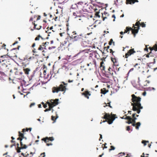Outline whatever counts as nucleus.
Masks as SVG:
<instances>
[{
    "mask_svg": "<svg viewBox=\"0 0 157 157\" xmlns=\"http://www.w3.org/2000/svg\"><path fill=\"white\" fill-rule=\"evenodd\" d=\"M132 101L133 103H131V105L133 106L132 110L137 111V113L139 114L141 111L140 109L143 108L140 103L141 98L139 97H137L134 94L132 95Z\"/></svg>",
    "mask_w": 157,
    "mask_h": 157,
    "instance_id": "obj_1",
    "label": "nucleus"
},
{
    "mask_svg": "<svg viewBox=\"0 0 157 157\" xmlns=\"http://www.w3.org/2000/svg\"><path fill=\"white\" fill-rule=\"evenodd\" d=\"M85 38V35L82 33L78 35L76 31H73L68 38L69 40L68 41L71 42L75 41L81 42L84 40Z\"/></svg>",
    "mask_w": 157,
    "mask_h": 157,
    "instance_id": "obj_2",
    "label": "nucleus"
},
{
    "mask_svg": "<svg viewBox=\"0 0 157 157\" xmlns=\"http://www.w3.org/2000/svg\"><path fill=\"white\" fill-rule=\"evenodd\" d=\"M61 83L63 84H60L58 86H54L52 88V92L53 93H57L59 91L65 92L67 90L66 86L67 85V83H65L63 82H62Z\"/></svg>",
    "mask_w": 157,
    "mask_h": 157,
    "instance_id": "obj_3",
    "label": "nucleus"
},
{
    "mask_svg": "<svg viewBox=\"0 0 157 157\" xmlns=\"http://www.w3.org/2000/svg\"><path fill=\"white\" fill-rule=\"evenodd\" d=\"M115 116V114H111V116L109 113H105L104 117H102V118L105 119L106 120L102 122H107L109 124H111L116 118Z\"/></svg>",
    "mask_w": 157,
    "mask_h": 157,
    "instance_id": "obj_4",
    "label": "nucleus"
},
{
    "mask_svg": "<svg viewBox=\"0 0 157 157\" xmlns=\"http://www.w3.org/2000/svg\"><path fill=\"white\" fill-rule=\"evenodd\" d=\"M17 140H20L21 147L19 146V144L18 143L17 144V147L16 148L17 152L19 153L21 152L20 150L22 149H26L27 146L26 145V143L23 141V139L19 136L17 139Z\"/></svg>",
    "mask_w": 157,
    "mask_h": 157,
    "instance_id": "obj_5",
    "label": "nucleus"
},
{
    "mask_svg": "<svg viewBox=\"0 0 157 157\" xmlns=\"http://www.w3.org/2000/svg\"><path fill=\"white\" fill-rule=\"evenodd\" d=\"M14 57L13 56H11L8 58L6 57L3 59H1L0 60V62L2 63V65H6L7 66L8 65L10 64V61L11 60V57Z\"/></svg>",
    "mask_w": 157,
    "mask_h": 157,
    "instance_id": "obj_6",
    "label": "nucleus"
},
{
    "mask_svg": "<svg viewBox=\"0 0 157 157\" xmlns=\"http://www.w3.org/2000/svg\"><path fill=\"white\" fill-rule=\"evenodd\" d=\"M89 59H92V61L90 63H89L87 64V66H91V67L89 68L90 70L93 69L94 68H96V63L95 60L93 59L92 57L91 56H90L89 57Z\"/></svg>",
    "mask_w": 157,
    "mask_h": 157,
    "instance_id": "obj_7",
    "label": "nucleus"
},
{
    "mask_svg": "<svg viewBox=\"0 0 157 157\" xmlns=\"http://www.w3.org/2000/svg\"><path fill=\"white\" fill-rule=\"evenodd\" d=\"M58 101L59 99H56L54 100L52 99L50 100L49 101H48L47 102V104L49 106H50V107L52 108L58 104Z\"/></svg>",
    "mask_w": 157,
    "mask_h": 157,
    "instance_id": "obj_8",
    "label": "nucleus"
},
{
    "mask_svg": "<svg viewBox=\"0 0 157 157\" xmlns=\"http://www.w3.org/2000/svg\"><path fill=\"white\" fill-rule=\"evenodd\" d=\"M35 40L36 41H38L39 43H42L44 46H46V45H48L49 43L48 42H44V39L42 37H41L40 35H39L37 37H36L35 38Z\"/></svg>",
    "mask_w": 157,
    "mask_h": 157,
    "instance_id": "obj_9",
    "label": "nucleus"
},
{
    "mask_svg": "<svg viewBox=\"0 0 157 157\" xmlns=\"http://www.w3.org/2000/svg\"><path fill=\"white\" fill-rule=\"evenodd\" d=\"M41 140L44 141L46 143V145L47 146H49L50 145H52V144L51 143H48L49 141H52L53 140L54 138L52 137H46L45 138H42L41 139Z\"/></svg>",
    "mask_w": 157,
    "mask_h": 157,
    "instance_id": "obj_10",
    "label": "nucleus"
},
{
    "mask_svg": "<svg viewBox=\"0 0 157 157\" xmlns=\"http://www.w3.org/2000/svg\"><path fill=\"white\" fill-rule=\"evenodd\" d=\"M135 53H136V51H135L134 48H132L130 49L125 54V58H128L129 56Z\"/></svg>",
    "mask_w": 157,
    "mask_h": 157,
    "instance_id": "obj_11",
    "label": "nucleus"
},
{
    "mask_svg": "<svg viewBox=\"0 0 157 157\" xmlns=\"http://www.w3.org/2000/svg\"><path fill=\"white\" fill-rule=\"evenodd\" d=\"M111 59L112 62L113 63V67L114 69V67H119V63L118 61L115 58V56L113 57H111Z\"/></svg>",
    "mask_w": 157,
    "mask_h": 157,
    "instance_id": "obj_12",
    "label": "nucleus"
},
{
    "mask_svg": "<svg viewBox=\"0 0 157 157\" xmlns=\"http://www.w3.org/2000/svg\"><path fill=\"white\" fill-rule=\"evenodd\" d=\"M32 52L33 53V55L37 59L39 57L40 53L35 48H33Z\"/></svg>",
    "mask_w": 157,
    "mask_h": 157,
    "instance_id": "obj_13",
    "label": "nucleus"
},
{
    "mask_svg": "<svg viewBox=\"0 0 157 157\" xmlns=\"http://www.w3.org/2000/svg\"><path fill=\"white\" fill-rule=\"evenodd\" d=\"M82 94L88 99L89 98V96L91 95L90 92L88 90H85L84 92L82 93Z\"/></svg>",
    "mask_w": 157,
    "mask_h": 157,
    "instance_id": "obj_14",
    "label": "nucleus"
},
{
    "mask_svg": "<svg viewBox=\"0 0 157 157\" xmlns=\"http://www.w3.org/2000/svg\"><path fill=\"white\" fill-rule=\"evenodd\" d=\"M42 46H44L43 44L41 43V44H40L38 47L37 50L41 51L42 52H44V50L46 49V48L42 47Z\"/></svg>",
    "mask_w": 157,
    "mask_h": 157,
    "instance_id": "obj_15",
    "label": "nucleus"
},
{
    "mask_svg": "<svg viewBox=\"0 0 157 157\" xmlns=\"http://www.w3.org/2000/svg\"><path fill=\"white\" fill-rule=\"evenodd\" d=\"M35 21L32 22L33 24L34 25V29L37 30L40 29L41 28L42 26L40 25L37 24H35Z\"/></svg>",
    "mask_w": 157,
    "mask_h": 157,
    "instance_id": "obj_16",
    "label": "nucleus"
},
{
    "mask_svg": "<svg viewBox=\"0 0 157 157\" xmlns=\"http://www.w3.org/2000/svg\"><path fill=\"white\" fill-rule=\"evenodd\" d=\"M67 0H56L55 3L57 4H63L65 2H66Z\"/></svg>",
    "mask_w": 157,
    "mask_h": 157,
    "instance_id": "obj_17",
    "label": "nucleus"
},
{
    "mask_svg": "<svg viewBox=\"0 0 157 157\" xmlns=\"http://www.w3.org/2000/svg\"><path fill=\"white\" fill-rule=\"evenodd\" d=\"M135 2H138V0H126V3L127 4H134Z\"/></svg>",
    "mask_w": 157,
    "mask_h": 157,
    "instance_id": "obj_18",
    "label": "nucleus"
},
{
    "mask_svg": "<svg viewBox=\"0 0 157 157\" xmlns=\"http://www.w3.org/2000/svg\"><path fill=\"white\" fill-rule=\"evenodd\" d=\"M139 29H133L132 28V29L130 30L132 31V34H133L134 37L136 36V34L138 33Z\"/></svg>",
    "mask_w": 157,
    "mask_h": 157,
    "instance_id": "obj_19",
    "label": "nucleus"
},
{
    "mask_svg": "<svg viewBox=\"0 0 157 157\" xmlns=\"http://www.w3.org/2000/svg\"><path fill=\"white\" fill-rule=\"evenodd\" d=\"M140 122H138L136 124V123H132V125L133 126H136V129H138L140 125Z\"/></svg>",
    "mask_w": 157,
    "mask_h": 157,
    "instance_id": "obj_20",
    "label": "nucleus"
},
{
    "mask_svg": "<svg viewBox=\"0 0 157 157\" xmlns=\"http://www.w3.org/2000/svg\"><path fill=\"white\" fill-rule=\"evenodd\" d=\"M150 50L152 51L153 50H154L155 51H157V44H155L153 47H149V48Z\"/></svg>",
    "mask_w": 157,
    "mask_h": 157,
    "instance_id": "obj_21",
    "label": "nucleus"
},
{
    "mask_svg": "<svg viewBox=\"0 0 157 157\" xmlns=\"http://www.w3.org/2000/svg\"><path fill=\"white\" fill-rule=\"evenodd\" d=\"M108 72L109 74L111 75L112 76H113V73L114 72L112 70V69L110 67H109L108 69Z\"/></svg>",
    "mask_w": 157,
    "mask_h": 157,
    "instance_id": "obj_22",
    "label": "nucleus"
},
{
    "mask_svg": "<svg viewBox=\"0 0 157 157\" xmlns=\"http://www.w3.org/2000/svg\"><path fill=\"white\" fill-rule=\"evenodd\" d=\"M104 64V63L103 61H102L100 63V68L102 70H104L105 71H106L105 69V67L103 65V64Z\"/></svg>",
    "mask_w": 157,
    "mask_h": 157,
    "instance_id": "obj_23",
    "label": "nucleus"
},
{
    "mask_svg": "<svg viewBox=\"0 0 157 157\" xmlns=\"http://www.w3.org/2000/svg\"><path fill=\"white\" fill-rule=\"evenodd\" d=\"M109 16L108 13L105 12L104 13H102V17L103 18V20L104 21L105 19L107 18V16Z\"/></svg>",
    "mask_w": 157,
    "mask_h": 157,
    "instance_id": "obj_24",
    "label": "nucleus"
},
{
    "mask_svg": "<svg viewBox=\"0 0 157 157\" xmlns=\"http://www.w3.org/2000/svg\"><path fill=\"white\" fill-rule=\"evenodd\" d=\"M132 29V28L130 27H127L126 28V29L124 30V33H128V34L129 33V31L130 29Z\"/></svg>",
    "mask_w": 157,
    "mask_h": 157,
    "instance_id": "obj_25",
    "label": "nucleus"
},
{
    "mask_svg": "<svg viewBox=\"0 0 157 157\" xmlns=\"http://www.w3.org/2000/svg\"><path fill=\"white\" fill-rule=\"evenodd\" d=\"M23 70L26 74L28 75L29 72L30 71V69L29 68H24Z\"/></svg>",
    "mask_w": 157,
    "mask_h": 157,
    "instance_id": "obj_26",
    "label": "nucleus"
},
{
    "mask_svg": "<svg viewBox=\"0 0 157 157\" xmlns=\"http://www.w3.org/2000/svg\"><path fill=\"white\" fill-rule=\"evenodd\" d=\"M19 136V137H21L22 139H25V140H26V137H24V134L21 133L20 132H18Z\"/></svg>",
    "mask_w": 157,
    "mask_h": 157,
    "instance_id": "obj_27",
    "label": "nucleus"
},
{
    "mask_svg": "<svg viewBox=\"0 0 157 157\" xmlns=\"http://www.w3.org/2000/svg\"><path fill=\"white\" fill-rule=\"evenodd\" d=\"M108 91V90H106L105 88H104L101 90V94H105Z\"/></svg>",
    "mask_w": 157,
    "mask_h": 157,
    "instance_id": "obj_28",
    "label": "nucleus"
},
{
    "mask_svg": "<svg viewBox=\"0 0 157 157\" xmlns=\"http://www.w3.org/2000/svg\"><path fill=\"white\" fill-rule=\"evenodd\" d=\"M128 120V121L126 122V123L128 124H130L132 123V118L130 117H127Z\"/></svg>",
    "mask_w": 157,
    "mask_h": 157,
    "instance_id": "obj_29",
    "label": "nucleus"
},
{
    "mask_svg": "<svg viewBox=\"0 0 157 157\" xmlns=\"http://www.w3.org/2000/svg\"><path fill=\"white\" fill-rule=\"evenodd\" d=\"M11 138L12 139V140H11V142L12 143H13L14 144L13 145L15 146V144H16L15 141L13 140H14L15 139V138L13 136H12L11 137ZM12 146H13V145H11V147H12Z\"/></svg>",
    "mask_w": 157,
    "mask_h": 157,
    "instance_id": "obj_30",
    "label": "nucleus"
},
{
    "mask_svg": "<svg viewBox=\"0 0 157 157\" xmlns=\"http://www.w3.org/2000/svg\"><path fill=\"white\" fill-rule=\"evenodd\" d=\"M52 29H53V27L52 26L50 27L49 28V29H48L47 31H46V32L48 33H52V31H51L52 30Z\"/></svg>",
    "mask_w": 157,
    "mask_h": 157,
    "instance_id": "obj_31",
    "label": "nucleus"
},
{
    "mask_svg": "<svg viewBox=\"0 0 157 157\" xmlns=\"http://www.w3.org/2000/svg\"><path fill=\"white\" fill-rule=\"evenodd\" d=\"M112 43L113 44V45H115L114 42L113 41V39H111L110 40V41L109 43V45H110L112 44Z\"/></svg>",
    "mask_w": 157,
    "mask_h": 157,
    "instance_id": "obj_32",
    "label": "nucleus"
},
{
    "mask_svg": "<svg viewBox=\"0 0 157 157\" xmlns=\"http://www.w3.org/2000/svg\"><path fill=\"white\" fill-rule=\"evenodd\" d=\"M140 23L139 21L137 22L135 24V25L137 26V29H139Z\"/></svg>",
    "mask_w": 157,
    "mask_h": 157,
    "instance_id": "obj_33",
    "label": "nucleus"
},
{
    "mask_svg": "<svg viewBox=\"0 0 157 157\" xmlns=\"http://www.w3.org/2000/svg\"><path fill=\"white\" fill-rule=\"evenodd\" d=\"M16 71L14 73L16 75H18V74H22V73L21 72H18V71H17V69H15Z\"/></svg>",
    "mask_w": 157,
    "mask_h": 157,
    "instance_id": "obj_34",
    "label": "nucleus"
},
{
    "mask_svg": "<svg viewBox=\"0 0 157 157\" xmlns=\"http://www.w3.org/2000/svg\"><path fill=\"white\" fill-rule=\"evenodd\" d=\"M147 143H148V141L145 140H143L142 141V143L144 144V146H146L147 145Z\"/></svg>",
    "mask_w": 157,
    "mask_h": 157,
    "instance_id": "obj_35",
    "label": "nucleus"
},
{
    "mask_svg": "<svg viewBox=\"0 0 157 157\" xmlns=\"http://www.w3.org/2000/svg\"><path fill=\"white\" fill-rule=\"evenodd\" d=\"M29 62L27 64H25V62H23L22 63V66L24 68V67H26L27 65H28L29 64Z\"/></svg>",
    "mask_w": 157,
    "mask_h": 157,
    "instance_id": "obj_36",
    "label": "nucleus"
},
{
    "mask_svg": "<svg viewBox=\"0 0 157 157\" xmlns=\"http://www.w3.org/2000/svg\"><path fill=\"white\" fill-rule=\"evenodd\" d=\"M130 117V116H127V115H125L124 116H123L122 117H121V119H125V120H128V119L127 118H127V117Z\"/></svg>",
    "mask_w": 157,
    "mask_h": 157,
    "instance_id": "obj_37",
    "label": "nucleus"
},
{
    "mask_svg": "<svg viewBox=\"0 0 157 157\" xmlns=\"http://www.w3.org/2000/svg\"><path fill=\"white\" fill-rule=\"evenodd\" d=\"M52 108L50 107V106H49L48 109H46L44 110L45 112H46L48 111H50Z\"/></svg>",
    "mask_w": 157,
    "mask_h": 157,
    "instance_id": "obj_38",
    "label": "nucleus"
},
{
    "mask_svg": "<svg viewBox=\"0 0 157 157\" xmlns=\"http://www.w3.org/2000/svg\"><path fill=\"white\" fill-rule=\"evenodd\" d=\"M140 25L142 27H144L146 26V25L144 22H142L141 23H140Z\"/></svg>",
    "mask_w": 157,
    "mask_h": 157,
    "instance_id": "obj_39",
    "label": "nucleus"
},
{
    "mask_svg": "<svg viewBox=\"0 0 157 157\" xmlns=\"http://www.w3.org/2000/svg\"><path fill=\"white\" fill-rule=\"evenodd\" d=\"M134 70V68H131L129 71L128 73V75L130 73H131V72H132Z\"/></svg>",
    "mask_w": 157,
    "mask_h": 157,
    "instance_id": "obj_40",
    "label": "nucleus"
},
{
    "mask_svg": "<svg viewBox=\"0 0 157 157\" xmlns=\"http://www.w3.org/2000/svg\"><path fill=\"white\" fill-rule=\"evenodd\" d=\"M35 58L34 56H31L29 58H28V59L29 61L30 60L33 59Z\"/></svg>",
    "mask_w": 157,
    "mask_h": 157,
    "instance_id": "obj_41",
    "label": "nucleus"
},
{
    "mask_svg": "<svg viewBox=\"0 0 157 157\" xmlns=\"http://www.w3.org/2000/svg\"><path fill=\"white\" fill-rule=\"evenodd\" d=\"M111 148L109 149V151H111L112 150H114L115 149L114 147L113 146H110Z\"/></svg>",
    "mask_w": 157,
    "mask_h": 157,
    "instance_id": "obj_42",
    "label": "nucleus"
},
{
    "mask_svg": "<svg viewBox=\"0 0 157 157\" xmlns=\"http://www.w3.org/2000/svg\"><path fill=\"white\" fill-rule=\"evenodd\" d=\"M109 52L110 53H111L112 55L113 56V53L114 52V51H113L112 49H109Z\"/></svg>",
    "mask_w": 157,
    "mask_h": 157,
    "instance_id": "obj_43",
    "label": "nucleus"
},
{
    "mask_svg": "<svg viewBox=\"0 0 157 157\" xmlns=\"http://www.w3.org/2000/svg\"><path fill=\"white\" fill-rule=\"evenodd\" d=\"M73 15L74 16V18H76V17L77 15H76V13L74 12L73 13Z\"/></svg>",
    "mask_w": 157,
    "mask_h": 157,
    "instance_id": "obj_44",
    "label": "nucleus"
},
{
    "mask_svg": "<svg viewBox=\"0 0 157 157\" xmlns=\"http://www.w3.org/2000/svg\"><path fill=\"white\" fill-rule=\"evenodd\" d=\"M56 48V47L55 46H52V47H49L48 48V49L49 50H51V49H54V48Z\"/></svg>",
    "mask_w": 157,
    "mask_h": 157,
    "instance_id": "obj_45",
    "label": "nucleus"
},
{
    "mask_svg": "<svg viewBox=\"0 0 157 157\" xmlns=\"http://www.w3.org/2000/svg\"><path fill=\"white\" fill-rule=\"evenodd\" d=\"M126 130L129 131L130 130V128L129 126H127L126 127Z\"/></svg>",
    "mask_w": 157,
    "mask_h": 157,
    "instance_id": "obj_46",
    "label": "nucleus"
},
{
    "mask_svg": "<svg viewBox=\"0 0 157 157\" xmlns=\"http://www.w3.org/2000/svg\"><path fill=\"white\" fill-rule=\"evenodd\" d=\"M147 45H146L145 46V48L144 49V51H147V52H148V48H147Z\"/></svg>",
    "mask_w": 157,
    "mask_h": 157,
    "instance_id": "obj_47",
    "label": "nucleus"
},
{
    "mask_svg": "<svg viewBox=\"0 0 157 157\" xmlns=\"http://www.w3.org/2000/svg\"><path fill=\"white\" fill-rule=\"evenodd\" d=\"M99 13L98 12H96L95 13V15L97 17H100V16L99 15Z\"/></svg>",
    "mask_w": 157,
    "mask_h": 157,
    "instance_id": "obj_48",
    "label": "nucleus"
},
{
    "mask_svg": "<svg viewBox=\"0 0 157 157\" xmlns=\"http://www.w3.org/2000/svg\"><path fill=\"white\" fill-rule=\"evenodd\" d=\"M106 144L105 143V144H103L102 146V147L103 146V145H104V147H103V149H104V148H107V147H106Z\"/></svg>",
    "mask_w": 157,
    "mask_h": 157,
    "instance_id": "obj_49",
    "label": "nucleus"
},
{
    "mask_svg": "<svg viewBox=\"0 0 157 157\" xmlns=\"http://www.w3.org/2000/svg\"><path fill=\"white\" fill-rule=\"evenodd\" d=\"M32 128H26L25 129L26 131H28L29 130H30V131L31 130Z\"/></svg>",
    "mask_w": 157,
    "mask_h": 157,
    "instance_id": "obj_50",
    "label": "nucleus"
},
{
    "mask_svg": "<svg viewBox=\"0 0 157 157\" xmlns=\"http://www.w3.org/2000/svg\"><path fill=\"white\" fill-rule=\"evenodd\" d=\"M145 154L144 153L142 154V155L141 156V157H148V156H145Z\"/></svg>",
    "mask_w": 157,
    "mask_h": 157,
    "instance_id": "obj_51",
    "label": "nucleus"
},
{
    "mask_svg": "<svg viewBox=\"0 0 157 157\" xmlns=\"http://www.w3.org/2000/svg\"><path fill=\"white\" fill-rule=\"evenodd\" d=\"M51 117H52V119L53 121H55V120L56 119L55 117H54L52 116Z\"/></svg>",
    "mask_w": 157,
    "mask_h": 157,
    "instance_id": "obj_52",
    "label": "nucleus"
},
{
    "mask_svg": "<svg viewBox=\"0 0 157 157\" xmlns=\"http://www.w3.org/2000/svg\"><path fill=\"white\" fill-rule=\"evenodd\" d=\"M35 105V103H32L30 105V106H29V107H32V106L34 105Z\"/></svg>",
    "mask_w": 157,
    "mask_h": 157,
    "instance_id": "obj_53",
    "label": "nucleus"
},
{
    "mask_svg": "<svg viewBox=\"0 0 157 157\" xmlns=\"http://www.w3.org/2000/svg\"><path fill=\"white\" fill-rule=\"evenodd\" d=\"M151 53V52L149 54H148L147 55H146V56L147 58H148L149 57V55Z\"/></svg>",
    "mask_w": 157,
    "mask_h": 157,
    "instance_id": "obj_54",
    "label": "nucleus"
},
{
    "mask_svg": "<svg viewBox=\"0 0 157 157\" xmlns=\"http://www.w3.org/2000/svg\"><path fill=\"white\" fill-rule=\"evenodd\" d=\"M65 34L64 33H60L59 34V35L61 37L63 36V35Z\"/></svg>",
    "mask_w": 157,
    "mask_h": 157,
    "instance_id": "obj_55",
    "label": "nucleus"
},
{
    "mask_svg": "<svg viewBox=\"0 0 157 157\" xmlns=\"http://www.w3.org/2000/svg\"><path fill=\"white\" fill-rule=\"evenodd\" d=\"M35 46H36V44H35V43H33V44H32V47L33 48H34V47Z\"/></svg>",
    "mask_w": 157,
    "mask_h": 157,
    "instance_id": "obj_56",
    "label": "nucleus"
},
{
    "mask_svg": "<svg viewBox=\"0 0 157 157\" xmlns=\"http://www.w3.org/2000/svg\"><path fill=\"white\" fill-rule=\"evenodd\" d=\"M47 103H46V104H45L44 105H43L44 107V108H46V107H47Z\"/></svg>",
    "mask_w": 157,
    "mask_h": 157,
    "instance_id": "obj_57",
    "label": "nucleus"
},
{
    "mask_svg": "<svg viewBox=\"0 0 157 157\" xmlns=\"http://www.w3.org/2000/svg\"><path fill=\"white\" fill-rule=\"evenodd\" d=\"M110 47L109 46H108L107 47H104V50H105V48L108 49Z\"/></svg>",
    "mask_w": 157,
    "mask_h": 157,
    "instance_id": "obj_58",
    "label": "nucleus"
},
{
    "mask_svg": "<svg viewBox=\"0 0 157 157\" xmlns=\"http://www.w3.org/2000/svg\"><path fill=\"white\" fill-rule=\"evenodd\" d=\"M132 123H136V121L133 119L132 118Z\"/></svg>",
    "mask_w": 157,
    "mask_h": 157,
    "instance_id": "obj_59",
    "label": "nucleus"
},
{
    "mask_svg": "<svg viewBox=\"0 0 157 157\" xmlns=\"http://www.w3.org/2000/svg\"><path fill=\"white\" fill-rule=\"evenodd\" d=\"M108 104H109V105H108V106H109L110 108H112V106L110 105V102H108L107 103Z\"/></svg>",
    "mask_w": 157,
    "mask_h": 157,
    "instance_id": "obj_60",
    "label": "nucleus"
},
{
    "mask_svg": "<svg viewBox=\"0 0 157 157\" xmlns=\"http://www.w3.org/2000/svg\"><path fill=\"white\" fill-rule=\"evenodd\" d=\"M108 104H109V105H108V106H109L110 108H112V106L110 105V102H108L107 103Z\"/></svg>",
    "mask_w": 157,
    "mask_h": 157,
    "instance_id": "obj_61",
    "label": "nucleus"
},
{
    "mask_svg": "<svg viewBox=\"0 0 157 157\" xmlns=\"http://www.w3.org/2000/svg\"><path fill=\"white\" fill-rule=\"evenodd\" d=\"M73 80H68V82H69V83H70V82H73Z\"/></svg>",
    "mask_w": 157,
    "mask_h": 157,
    "instance_id": "obj_62",
    "label": "nucleus"
},
{
    "mask_svg": "<svg viewBox=\"0 0 157 157\" xmlns=\"http://www.w3.org/2000/svg\"><path fill=\"white\" fill-rule=\"evenodd\" d=\"M107 104H106V103H105V104H104L105 105H104V107H105L106 106H108V105Z\"/></svg>",
    "mask_w": 157,
    "mask_h": 157,
    "instance_id": "obj_63",
    "label": "nucleus"
},
{
    "mask_svg": "<svg viewBox=\"0 0 157 157\" xmlns=\"http://www.w3.org/2000/svg\"><path fill=\"white\" fill-rule=\"evenodd\" d=\"M17 43H18V42L17 41H16L15 42V43H14L13 44V45H14L15 44H17Z\"/></svg>",
    "mask_w": 157,
    "mask_h": 157,
    "instance_id": "obj_64",
    "label": "nucleus"
}]
</instances>
